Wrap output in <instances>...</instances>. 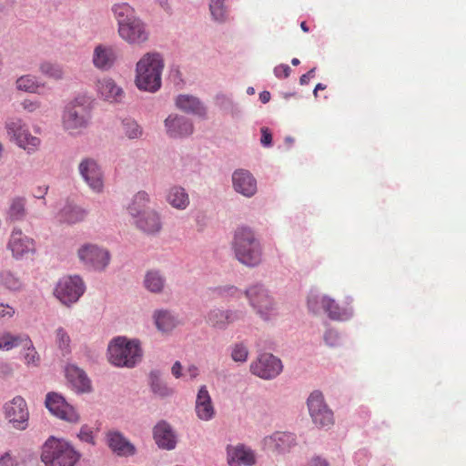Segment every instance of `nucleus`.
<instances>
[{"label":"nucleus","instance_id":"nucleus-1","mask_svg":"<svg viewBox=\"0 0 466 466\" xmlns=\"http://www.w3.org/2000/svg\"><path fill=\"white\" fill-rule=\"evenodd\" d=\"M112 12L118 24V33L129 44H142L148 39L149 33L144 22L136 15L127 3L116 4Z\"/></svg>","mask_w":466,"mask_h":466},{"label":"nucleus","instance_id":"nucleus-2","mask_svg":"<svg viewBox=\"0 0 466 466\" xmlns=\"http://www.w3.org/2000/svg\"><path fill=\"white\" fill-rule=\"evenodd\" d=\"M164 59L157 52L145 54L136 66V86L139 90L156 93L162 85Z\"/></svg>","mask_w":466,"mask_h":466},{"label":"nucleus","instance_id":"nucleus-3","mask_svg":"<svg viewBox=\"0 0 466 466\" xmlns=\"http://www.w3.org/2000/svg\"><path fill=\"white\" fill-rule=\"evenodd\" d=\"M232 248L236 258L248 268L258 266L262 260V247L255 232L248 227L235 230Z\"/></svg>","mask_w":466,"mask_h":466},{"label":"nucleus","instance_id":"nucleus-4","mask_svg":"<svg viewBox=\"0 0 466 466\" xmlns=\"http://www.w3.org/2000/svg\"><path fill=\"white\" fill-rule=\"evenodd\" d=\"M81 454L65 439L50 436L42 446L41 461L46 466H75Z\"/></svg>","mask_w":466,"mask_h":466},{"label":"nucleus","instance_id":"nucleus-5","mask_svg":"<svg viewBox=\"0 0 466 466\" xmlns=\"http://www.w3.org/2000/svg\"><path fill=\"white\" fill-rule=\"evenodd\" d=\"M92 102L87 96H78L69 101L62 114L64 129L73 135L86 128L92 118Z\"/></svg>","mask_w":466,"mask_h":466},{"label":"nucleus","instance_id":"nucleus-6","mask_svg":"<svg viewBox=\"0 0 466 466\" xmlns=\"http://www.w3.org/2000/svg\"><path fill=\"white\" fill-rule=\"evenodd\" d=\"M107 355L116 367L134 368L141 361L143 351L138 339L116 337L110 341Z\"/></svg>","mask_w":466,"mask_h":466},{"label":"nucleus","instance_id":"nucleus-7","mask_svg":"<svg viewBox=\"0 0 466 466\" xmlns=\"http://www.w3.org/2000/svg\"><path fill=\"white\" fill-rule=\"evenodd\" d=\"M250 307L265 321L277 316L276 302L268 289L260 282L254 283L244 290Z\"/></svg>","mask_w":466,"mask_h":466},{"label":"nucleus","instance_id":"nucleus-8","mask_svg":"<svg viewBox=\"0 0 466 466\" xmlns=\"http://www.w3.org/2000/svg\"><path fill=\"white\" fill-rule=\"evenodd\" d=\"M77 257L85 268L96 272L104 271L111 260L109 250L93 243L81 245L77 250Z\"/></svg>","mask_w":466,"mask_h":466},{"label":"nucleus","instance_id":"nucleus-9","mask_svg":"<svg viewBox=\"0 0 466 466\" xmlns=\"http://www.w3.org/2000/svg\"><path fill=\"white\" fill-rule=\"evenodd\" d=\"M85 290V283L79 276H69L58 281L55 295L63 304L70 306L80 299Z\"/></svg>","mask_w":466,"mask_h":466},{"label":"nucleus","instance_id":"nucleus-10","mask_svg":"<svg viewBox=\"0 0 466 466\" xmlns=\"http://www.w3.org/2000/svg\"><path fill=\"white\" fill-rule=\"evenodd\" d=\"M307 405L312 421L317 427L326 428L333 424V413L326 405L321 391L311 392L307 400Z\"/></svg>","mask_w":466,"mask_h":466},{"label":"nucleus","instance_id":"nucleus-11","mask_svg":"<svg viewBox=\"0 0 466 466\" xmlns=\"http://www.w3.org/2000/svg\"><path fill=\"white\" fill-rule=\"evenodd\" d=\"M5 127L8 135L15 141L17 146L24 148L28 153L35 151L39 146L40 139L30 134L22 119L17 117L9 118L6 121Z\"/></svg>","mask_w":466,"mask_h":466},{"label":"nucleus","instance_id":"nucleus-12","mask_svg":"<svg viewBox=\"0 0 466 466\" xmlns=\"http://www.w3.org/2000/svg\"><path fill=\"white\" fill-rule=\"evenodd\" d=\"M5 418L18 431L28 427L29 410L25 400L22 396H15L4 405Z\"/></svg>","mask_w":466,"mask_h":466},{"label":"nucleus","instance_id":"nucleus-13","mask_svg":"<svg viewBox=\"0 0 466 466\" xmlns=\"http://www.w3.org/2000/svg\"><path fill=\"white\" fill-rule=\"evenodd\" d=\"M45 404L53 415L63 420L72 423L79 420V415L75 407L57 392H48L46 396Z\"/></svg>","mask_w":466,"mask_h":466},{"label":"nucleus","instance_id":"nucleus-14","mask_svg":"<svg viewBox=\"0 0 466 466\" xmlns=\"http://www.w3.org/2000/svg\"><path fill=\"white\" fill-rule=\"evenodd\" d=\"M283 370V364L279 358L271 353L260 354L257 360L251 363L252 374L263 379L273 380Z\"/></svg>","mask_w":466,"mask_h":466},{"label":"nucleus","instance_id":"nucleus-15","mask_svg":"<svg viewBox=\"0 0 466 466\" xmlns=\"http://www.w3.org/2000/svg\"><path fill=\"white\" fill-rule=\"evenodd\" d=\"M78 171L90 189L96 193L103 191V171L96 160L91 157L82 159L78 165Z\"/></svg>","mask_w":466,"mask_h":466},{"label":"nucleus","instance_id":"nucleus-16","mask_svg":"<svg viewBox=\"0 0 466 466\" xmlns=\"http://www.w3.org/2000/svg\"><path fill=\"white\" fill-rule=\"evenodd\" d=\"M167 134L171 138H182L193 133L194 126L188 117L177 114L169 115L164 121Z\"/></svg>","mask_w":466,"mask_h":466},{"label":"nucleus","instance_id":"nucleus-17","mask_svg":"<svg viewBox=\"0 0 466 466\" xmlns=\"http://www.w3.org/2000/svg\"><path fill=\"white\" fill-rule=\"evenodd\" d=\"M263 445L266 449L279 454H284L289 452L297 445V437L291 432L276 431L263 439Z\"/></svg>","mask_w":466,"mask_h":466},{"label":"nucleus","instance_id":"nucleus-18","mask_svg":"<svg viewBox=\"0 0 466 466\" xmlns=\"http://www.w3.org/2000/svg\"><path fill=\"white\" fill-rule=\"evenodd\" d=\"M245 312L242 310H223L218 308L211 309L207 316V323L214 329L224 330L229 324L243 319Z\"/></svg>","mask_w":466,"mask_h":466},{"label":"nucleus","instance_id":"nucleus-19","mask_svg":"<svg viewBox=\"0 0 466 466\" xmlns=\"http://www.w3.org/2000/svg\"><path fill=\"white\" fill-rule=\"evenodd\" d=\"M233 188L246 198H251L257 193V180L247 169H236L232 174Z\"/></svg>","mask_w":466,"mask_h":466},{"label":"nucleus","instance_id":"nucleus-20","mask_svg":"<svg viewBox=\"0 0 466 466\" xmlns=\"http://www.w3.org/2000/svg\"><path fill=\"white\" fill-rule=\"evenodd\" d=\"M7 248L11 250L15 258L19 259L34 251V240L25 236L21 229L15 228L9 238Z\"/></svg>","mask_w":466,"mask_h":466},{"label":"nucleus","instance_id":"nucleus-21","mask_svg":"<svg viewBox=\"0 0 466 466\" xmlns=\"http://www.w3.org/2000/svg\"><path fill=\"white\" fill-rule=\"evenodd\" d=\"M106 439L107 446L119 457H130L137 452L135 445L118 431H108Z\"/></svg>","mask_w":466,"mask_h":466},{"label":"nucleus","instance_id":"nucleus-22","mask_svg":"<svg viewBox=\"0 0 466 466\" xmlns=\"http://www.w3.org/2000/svg\"><path fill=\"white\" fill-rule=\"evenodd\" d=\"M66 377L73 388L78 393L92 391L91 380L86 371L73 363L66 364L65 368Z\"/></svg>","mask_w":466,"mask_h":466},{"label":"nucleus","instance_id":"nucleus-23","mask_svg":"<svg viewBox=\"0 0 466 466\" xmlns=\"http://www.w3.org/2000/svg\"><path fill=\"white\" fill-rule=\"evenodd\" d=\"M153 438L160 449L171 451L176 448L177 436L172 427L166 420H160L155 425Z\"/></svg>","mask_w":466,"mask_h":466},{"label":"nucleus","instance_id":"nucleus-24","mask_svg":"<svg viewBox=\"0 0 466 466\" xmlns=\"http://www.w3.org/2000/svg\"><path fill=\"white\" fill-rule=\"evenodd\" d=\"M116 59V50L113 46L97 45L93 53L94 66L102 71L109 70Z\"/></svg>","mask_w":466,"mask_h":466},{"label":"nucleus","instance_id":"nucleus-25","mask_svg":"<svg viewBox=\"0 0 466 466\" xmlns=\"http://www.w3.org/2000/svg\"><path fill=\"white\" fill-rule=\"evenodd\" d=\"M196 413L198 419L205 421L212 420L215 415L212 400L205 385L199 388L197 394Z\"/></svg>","mask_w":466,"mask_h":466},{"label":"nucleus","instance_id":"nucleus-26","mask_svg":"<svg viewBox=\"0 0 466 466\" xmlns=\"http://www.w3.org/2000/svg\"><path fill=\"white\" fill-rule=\"evenodd\" d=\"M176 106L187 114L200 117H204L207 114L204 104L198 97L191 95H178L176 98Z\"/></svg>","mask_w":466,"mask_h":466},{"label":"nucleus","instance_id":"nucleus-27","mask_svg":"<svg viewBox=\"0 0 466 466\" xmlns=\"http://www.w3.org/2000/svg\"><path fill=\"white\" fill-rule=\"evenodd\" d=\"M227 454L229 466H251L256 462L254 452L244 445L228 448Z\"/></svg>","mask_w":466,"mask_h":466},{"label":"nucleus","instance_id":"nucleus-28","mask_svg":"<svg viewBox=\"0 0 466 466\" xmlns=\"http://www.w3.org/2000/svg\"><path fill=\"white\" fill-rule=\"evenodd\" d=\"M137 227L147 234H156L160 231L162 222L159 214L152 210L142 213V216L135 219Z\"/></svg>","mask_w":466,"mask_h":466},{"label":"nucleus","instance_id":"nucleus-29","mask_svg":"<svg viewBox=\"0 0 466 466\" xmlns=\"http://www.w3.org/2000/svg\"><path fill=\"white\" fill-rule=\"evenodd\" d=\"M167 278L159 269H150L145 274L144 288L154 294H161L166 287Z\"/></svg>","mask_w":466,"mask_h":466},{"label":"nucleus","instance_id":"nucleus-30","mask_svg":"<svg viewBox=\"0 0 466 466\" xmlns=\"http://www.w3.org/2000/svg\"><path fill=\"white\" fill-rule=\"evenodd\" d=\"M87 211L73 203H66L59 211L57 218L62 223L76 224L85 219Z\"/></svg>","mask_w":466,"mask_h":466},{"label":"nucleus","instance_id":"nucleus-31","mask_svg":"<svg viewBox=\"0 0 466 466\" xmlns=\"http://www.w3.org/2000/svg\"><path fill=\"white\" fill-rule=\"evenodd\" d=\"M153 319L157 329L162 332L171 331L179 323L177 316L167 309L156 310Z\"/></svg>","mask_w":466,"mask_h":466},{"label":"nucleus","instance_id":"nucleus-32","mask_svg":"<svg viewBox=\"0 0 466 466\" xmlns=\"http://www.w3.org/2000/svg\"><path fill=\"white\" fill-rule=\"evenodd\" d=\"M307 304L309 310L318 315L321 311H330V307L334 305V299L327 295H321L316 290H310L308 295Z\"/></svg>","mask_w":466,"mask_h":466},{"label":"nucleus","instance_id":"nucleus-33","mask_svg":"<svg viewBox=\"0 0 466 466\" xmlns=\"http://www.w3.org/2000/svg\"><path fill=\"white\" fill-rule=\"evenodd\" d=\"M148 383L152 392L160 398L169 397L174 393L165 380L162 379V373L159 370H152L148 375Z\"/></svg>","mask_w":466,"mask_h":466},{"label":"nucleus","instance_id":"nucleus-34","mask_svg":"<svg viewBox=\"0 0 466 466\" xmlns=\"http://www.w3.org/2000/svg\"><path fill=\"white\" fill-rule=\"evenodd\" d=\"M98 92L105 100L111 102H120L123 96L122 88L110 78L98 82Z\"/></svg>","mask_w":466,"mask_h":466},{"label":"nucleus","instance_id":"nucleus-35","mask_svg":"<svg viewBox=\"0 0 466 466\" xmlns=\"http://www.w3.org/2000/svg\"><path fill=\"white\" fill-rule=\"evenodd\" d=\"M26 199L24 197H15L10 199L6 211V218L9 221H20L26 216Z\"/></svg>","mask_w":466,"mask_h":466},{"label":"nucleus","instance_id":"nucleus-36","mask_svg":"<svg viewBox=\"0 0 466 466\" xmlns=\"http://www.w3.org/2000/svg\"><path fill=\"white\" fill-rule=\"evenodd\" d=\"M167 202L175 208L185 209L189 204L186 190L178 186L172 187L167 196Z\"/></svg>","mask_w":466,"mask_h":466},{"label":"nucleus","instance_id":"nucleus-37","mask_svg":"<svg viewBox=\"0 0 466 466\" xmlns=\"http://www.w3.org/2000/svg\"><path fill=\"white\" fill-rule=\"evenodd\" d=\"M149 201L148 194L145 191H139L137 193L129 206L127 207L128 213L134 218H138L142 216V213L151 210L150 208H146V205Z\"/></svg>","mask_w":466,"mask_h":466},{"label":"nucleus","instance_id":"nucleus-38","mask_svg":"<svg viewBox=\"0 0 466 466\" xmlns=\"http://www.w3.org/2000/svg\"><path fill=\"white\" fill-rule=\"evenodd\" d=\"M216 105L227 114H230L232 116L237 117L240 116L241 110L238 104L233 99L224 94H218L216 96Z\"/></svg>","mask_w":466,"mask_h":466},{"label":"nucleus","instance_id":"nucleus-39","mask_svg":"<svg viewBox=\"0 0 466 466\" xmlns=\"http://www.w3.org/2000/svg\"><path fill=\"white\" fill-rule=\"evenodd\" d=\"M226 0H210L209 11L212 19L218 23H224L228 16V7L225 4Z\"/></svg>","mask_w":466,"mask_h":466},{"label":"nucleus","instance_id":"nucleus-40","mask_svg":"<svg viewBox=\"0 0 466 466\" xmlns=\"http://www.w3.org/2000/svg\"><path fill=\"white\" fill-rule=\"evenodd\" d=\"M210 290L218 298L221 299H239L244 291L239 289L238 287L234 285H224L218 286L210 289Z\"/></svg>","mask_w":466,"mask_h":466},{"label":"nucleus","instance_id":"nucleus-41","mask_svg":"<svg viewBox=\"0 0 466 466\" xmlns=\"http://www.w3.org/2000/svg\"><path fill=\"white\" fill-rule=\"evenodd\" d=\"M22 345L25 350L24 353V360L25 364L28 366H38L40 362V357L28 336L24 337V342Z\"/></svg>","mask_w":466,"mask_h":466},{"label":"nucleus","instance_id":"nucleus-42","mask_svg":"<svg viewBox=\"0 0 466 466\" xmlns=\"http://www.w3.org/2000/svg\"><path fill=\"white\" fill-rule=\"evenodd\" d=\"M324 312L327 313L328 317L332 320L344 321L350 319L353 316L352 308L341 309L335 300L334 305L330 307V311L325 310Z\"/></svg>","mask_w":466,"mask_h":466},{"label":"nucleus","instance_id":"nucleus-43","mask_svg":"<svg viewBox=\"0 0 466 466\" xmlns=\"http://www.w3.org/2000/svg\"><path fill=\"white\" fill-rule=\"evenodd\" d=\"M122 127L125 135L129 139H137L142 136V127L137 124V122L135 119L131 117L124 118L122 120Z\"/></svg>","mask_w":466,"mask_h":466},{"label":"nucleus","instance_id":"nucleus-44","mask_svg":"<svg viewBox=\"0 0 466 466\" xmlns=\"http://www.w3.org/2000/svg\"><path fill=\"white\" fill-rule=\"evenodd\" d=\"M56 340L58 349L62 351L63 356H66L71 352V339L64 328L59 327L56 329Z\"/></svg>","mask_w":466,"mask_h":466},{"label":"nucleus","instance_id":"nucleus-45","mask_svg":"<svg viewBox=\"0 0 466 466\" xmlns=\"http://www.w3.org/2000/svg\"><path fill=\"white\" fill-rule=\"evenodd\" d=\"M16 86L19 90L29 93H36L40 85L35 77L30 75L23 76L16 80Z\"/></svg>","mask_w":466,"mask_h":466},{"label":"nucleus","instance_id":"nucleus-46","mask_svg":"<svg viewBox=\"0 0 466 466\" xmlns=\"http://www.w3.org/2000/svg\"><path fill=\"white\" fill-rule=\"evenodd\" d=\"M1 283L10 290H17L21 287V281L9 270H5L0 273Z\"/></svg>","mask_w":466,"mask_h":466},{"label":"nucleus","instance_id":"nucleus-47","mask_svg":"<svg viewBox=\"0 0 466 466\" xmlns=\"http://www.w3.org/2000/svg\"><path fill=\"white\" fill-rule=\"evenodd\" d=\"M24 338L13 336L9 333L0 337V350H9L15 347L22 345Z\"/></svg>","mask_w":466,"mask_h":466},{"label":"nucleus","instance_id":"nucleus-48","mask_svg":"<svg viewBox=\"0 0 466 466\" xmlns=\"http://www.w3.org/2000/svg\"><path fill=\"white\" fill-rule=\"evenodd\" d=\"M40 70L44 75L55 79H60L63 75L62 69L58 65L49 62L42 63Z\"/></svg>","mask_w":466,"mask_h":466},{"label":"nucleus","instance_id":"nucleus-49","mask_svg":"<svg viewBox=\"0 0 466 466\" xmlns=\"http://www.w3.org/2000/svg\"><path fill=\"white\" fill-rule=\"evenodd\" d=\"M248 355V350L242 343L236 344L231 352V358L236 362H245Z\"/></svg>","mask_w":466,"mask_h":466},{"label":"nucleus","instance_id":"nucleus-50","mask_svg":"<svg viewBox=\"0 0 466 466\" xmlns=\"http://www.w3.org/2000/svg\"><path fill=\"white\" fill-rule=\"evenodd\" d=\"M323 339L329 347H337L340 344V337L339 332L332 329L326 330Z\"/></svg>","mask_w":466,"mask_h":466},{"label":"nucleus","instance_id":"nucleus-51","mask_svg":"<svg viewBox=\"0 0 466 466\" xmlns=\"http://www.w3.org/2000/svg\"><path fill=\"white\" fill-rule=\"evenodd\" d=\"M273 72L277 78H287L290 75L291 68L286 64H280L274 67Z\"/></svg>","mask_w":466,"mask_h":466},{"label":"nucleus","instance_id":"nucleus-52","mask_svg":"<svg viewBox=\"0 0 466 466\" xmlns=\"http://www.w3.org/2000/svg\"><path fill=\"white\" fill-rule=\"evenodd\" d=\"M261 137H260V143L264 147H269L272 146V134L270 130L263 127L260 129Z\"/></svg>","mask_w":466,"mask_h":466},{"label":"nucleus","instance_id":"nucleus-53","mask_svg":"<svg viewBox=\"0 0 466 466\" xmlns=\"http://www.w3.org/2000/svg\"><path fill=\"white\" fill-rule=\"evenodd\" d=\"M78 438L87 443H94L92 431L87 426H83L78 433Z\"/></svg>","mask_w":466,"mask_h":466},{"label":"nucleus","instance_id":"nucleus-54","mask_svg":"<svg viewBox=\"0 0 466 466\" xmlns=\"http://www.w3.org/2000/svg\"><path fill=\"white\" fill-rule=\"evenodd\" d=\"M368 456V451L366 450H360L355 453L354 460L358 466H365L366 465V458Z\"/></svg>","mask_w":466,"mask_h":466},{"label":"nucleus","instance_id":"nucleus-55","mask_svg":"<svg viewBox=\"0 0 466 466\" xmlns=\"http://www.w3.org/2000/svg\"><path fill=\"white\" fill-rule=\"evenodd\" d=\"M15 460L11 456L9 452H5L0 457V466H15Z\"/></svg>","mask_w":466,"mask_h":466},{"label":"nucleus","instance_id":"nucleus-56","mask_svg":"<svg viewBox=\"0 0 466 466\" xmlns=\"http://www.w3.org/2000/svg\"><path fill=\"white\" fill-rule=\"evenodd\" d=\"M15 314V309L5 304H0V319L2 318H11Z\"/></svg>","mask_w":466,"mask_h":466},{"label":"nucleus","instance_id":"nucleus-57","mask_svg":"<svg viewBox=\"0 0 466 466\" xmlns=\"http://www.w3.org/2000/svg\"><path fill=\"white\" fill-rule=\"evenodd\" d=\"M308 466H329V463L326 459H324L319 455H316V456L312 457V459L309 461Z\"/></svg>","mask_w":466,"mask_h":466},{"label":"nucleus","instance_id":"nucleus-58","mask_svg":"<svg viewBox=\"0 0 466 466\" xmlns=\"http://www.w3.org/2000/svg\"><path fill=\"white\" fill-rule=\"evenodd\" d=\"M316 68L313 67L309 71H308L306 74H303L299 78V84L301 86L308 85L310 78H313L315 76Z\"/></svg>","mask_w":466,"mask_h":466},{"label":"nucleus","instance_id":"nucleus-59","mask_svg":"<svg viewBox=\"0 0 466 466\" xmlns=\"http://www.w3.org/2000/svg\"><path fill=\"white\" fill-rule=\"evenodd\" d=\"M47 191H48V186H39L34 190L33 196L35 198L42 199L45 198Z\"/></svg>","mask_w":466,"mask_h":466},{"label":"nucleus","instance_id":"nucleus-60","mask_svg":"<svg viewBox=\"0 0 466 466\" xmlns=\"http://www.w3.org/2000/svg\"><path fill=\"white\" fill-rule=\"evenodd\" d=\"M171 372H172V375L176 378V379H179L181 378L182 376V365L180 363V361H176L172 368H171Z\"/></svg>","mask_w":466,"mask_h":466},{"label":"nucleus","instance_id":"nucleus-61","mask_svg":"<svg viewBox=\"0 0 466 466\" xmlns=\"http://www.w3.org/2000/svg\"><path fill=\"white\" fill-rule=\"evenodd\" d=\"M23 106L25 110L33 112L38 107V104L30 100H25L23 102Z\"/></svg>","mask_w":466,"mask_h":466},{"label":"nucleus","instance_id":"nucleus-62","mask_svg":"<svg viewBox=\"0 0 466 466\" xmlns=\"http://www.w3.org/2000/svg\"><path fill=\"white\" fill-rule=\"evenodd\" d=\"M187 372L189 374L190 380H194L198 375V369L195 365H190L187 368Z\"/></svg>","mask_w":466,"mask_h":466},{"label":"nucleus","instance_id":"nucleus-63","mask_svg":"<svg viewBox=\"0 0 466 466\" xmlns=\"http://www.w3.org/2000/svg\"><path fill=\"white\" fill-rule=\"evenodd\" d=\"M270 97H271V95L268 91H262L259 93V100L261 101V103L263 104H266L268 102H269L270 100Z\"/></svg>","mask_w":466,"mask_h":466},{"label":"nucleus","instance_id":"nucleus-64","mask_svg":"<svg viewBox=\"0 0 466 466\" xmlns=\"http://www.w3.org/2000/svg\"><path fill=\"white\" fill-rule=\"evenodd\" d=\"M0 370L5 375H9L12 372V368L9 364L5 363L0 366Z\"/></svg>","mask_w":466,"mask_h":466}]
</instances>
